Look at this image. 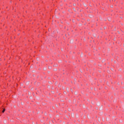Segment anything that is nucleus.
Here are the masks:
<instances>
[{
  "label": "nucleus",
  "mask_w": 124,
  "mask_h": 124,
  "mask_svg": "<svg viewBox=\"0 0 124 124\" xmlns=\"http://www.w3.org/2000/svg\"><path fill=\"white\" fill-rule=\"evenodd\" d=\"M5 112V109H3L2 111V113H4Z\"/></svg>",
  "instance_id": "obj_1"
}]
</instances>
